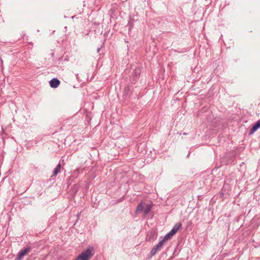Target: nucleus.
<instances>
[{
	"instance_id": "dca6fc26",
	"label": "nucleus",
	"mask_w": 260,
	"mask_h": 260,
	"mask_svg": "<svg viewBox=\"0 0 260 260\" xmlns=\"http://www.w3.org/2000/svg\"><path fill=\"white\" fill-rule=\"evenodd\" d=\"M100 50H101V48H98V49H97V52H98V53H99V52H100Z\"/></svg>"
},
{
	"instance_id": "f03ea898",
	"label": "nucleus",
	"mask_w": 260,
	"mask_h": 260,
	"mask_svg": "<svg viewBox=\"0 0 260 260\" xmlns=\"http://www.w3.org/2000/svg\"><path fill=\"white\" fill-rule=\"evenodd\" d=\"M164 244V240H161L157 245L152 248L150 252V255L151 256L154 255L157 253V252L160 251L162 247Z\"/></svg>"
},
{
	"instance_id": "1a4fd4ad",
	"label": "nucleus",
	"mask_w": 260,
	"mask_h": 260,
	"mask_svg": "<svg viewBox=\"0 0 260 260\" xmlns=\"http://www.w3.org/2000/svg\"><path fill=\"white\" fill-rule=\"evenodd\" d=\"M61 165L60 164H58L53 171V175L51 177L56 176L60 171Z\"/></svg>"
},
{
	"instance_id": "ddd939ff",
	"label": "nucleus",
	"mask_w": 260,
	"mask_h": 260,
	"mask_svg": "<svg viewBox=\"0 0 260 260\" xmlns=\"http://www.w3.org/2000/svg\"><path fill=\"white\" fill-rule=\"evenodd\" d=\"M135 20L134 19H131L127 24V26L128 27V30H131L133 26H134V23Z\"/></svg>"
},
{
	"instance_id": "f8f14e48",
	"label": "nucleus",
	"mask_w": 260,
	"mask_h": 260,
	"mask_svg": "<svg viewBox=\"0 0 260 260\" xmlns=\"http://www.w3.org/2000/svg\"><path fill=\"white\" fill-rule=\"evenodd\" d=\"M152 205L151 204H147L146 208L143 210V214L144 216H146L151 211Z\"/></svg>"
},
{
	"instance_id": "f3484780",
	"label": "nucleus",
	"mask_w": 260,
	"mask_h": 260,
	"mask_svg": "<svg viewBox=\"0 0 260 260\" xmlns=\"http://www.w3.org/2000/svg\"><path fill=\"white\" fill-rule=\"evenodd\" d=\"M151 234L153 236H155V234L154 233L151 232Z\"/></svg>"
},
{
	"instance_id": "20e7f679",
	"label": "nucleus",
	"mask_w": 260,
	"mask_h": 260,
	"mask_svg": "<svg viewBox=\"0 0 260 260\" xmlns=\"http://www.w3.org/2000/svg\"><path fill=\"white\" fill-rule=\"evenodd\" d=\"M31 250V248L30 246H27L24 247L23 249L20 250L18 254L16 260H21L23 256L25 255L27 253L29 252Z\"/></svg>"
},
{
	"instance_id": "0eeeda50",
	"label": "nucleus",
	"mask_w": 260,
	"mask_h": 260,
	"mask_svg": "<svg viewBox=\"0 0 260 260\" xmlns=\"http://www.w3.org/2000/svg\"><path fill=\"white\" fill-rule=\"evenodd\" d=\"M260 128V119L257 120L252 126L249 133V135H251L255 132L258 128Z\"/></svg>"
},
{
	"instance_id": "a211bd4d",
	"label": "nucleus",
	"mask_w": 260,
	"mask_h": 260,
	"mask_svg": "<svg viewBox=\"0 0 260 260\" xmlns=\"http://www.w3.org/2000/svg\"><path fill=\"white\" fill-rule=\"evenodd\" d=\"M149 236V234H148V235H147V238H148ZM149 240H150V238H149Z\"/></svg>"
},
{
	"instance_id": "f257e3e1",
	"label": "nucleus",
	"mask_w": 260,
	"mask_h": 260,
	"mask_svg": "<svg viewBox=\"0 0 260 260\" xmlns=\"http://www.w3.org/2000/svg\"><path fill=\"white\" fill-rule=\"evenodd\" d=\"M231 185L228 182V181H225L222 188L219 193L220 198L223 199L225 198L224 196L225 195L229 194L230 191H231Z\"/></svg>"
},
{
	"instance_id": "6ab92c4d",
	"label": "nucleus",
	"mask_w": 260,
	"mask_h": 260,
	"mask_svg": "<svg viewBox=\"0 0 260 260\" xmlns=\"http://www.w3.org/2000/svg\"><path fill=\"white\" fill-rule=\"evenodd\" d=\"M183 134L184 135H187V133H184Z\"/></svg>"
},
{
	"instance_id": "6e6552de",
	"label": "nucleus",
	"mask_w": 260,
	"mask_h": 260,
	"mask_svg": "<svg viewBox=\"0 0 260 260\" xmlns=\"http://www.w3.org/2000/svg\"><path fill=\"white\" fill-rule=\"evenodd\" d=\"M182 224L180 222H177L176 223L172 229V230L170 231L171 234L174 235L177 231L181 228Z\"/></svg>"
},
{
	"instance_id": "9d476101",
	"label": "nucleus",
	"mask_w": 260,
	"mask_h": 260,
	"mask_svg": "<svg viewBox=\"0 0 260 260\" xmlns=\"http://www.w3.org/2000/svg\"><path fill=\"white\" fill-rule=\"evenodd\" d=\"M143 204L142 202H140L138 204L137 209L136 210V213L139 214L141 213L143 211Z\"/></svg>"
},
{
	"instance_id": "4468645a",
	"label": "nucleus",
	"mask_w": 260,
	"mask_h": 260,
	"mask_svg": "<svg viewBox=\"0 0 260 260\" xmlns=\"http://www.w3.org/2000/svg\"><path fill=\"white\" fill-rule=\"evenodd\" d=\"M173 236V235L172 234H171V233L170 232H169L168 233H167L164 236V237L162 240H164V242L165 243L167 240L170 239Z\"/></svg>"
},
{
	"instance_id": "7ed1b4c3",
	"label": "nucleus",
	"mask_w": 260,
	"mask_h": 260,
	"mask_svg": "<svg viewBox=\"0 0 260 260\" xmlns=\"http://www.w3.org/2000/svg\"><path fill=\"white\" fill-rule=\"evenodd\" d=\"M140 74V70L139 69H136L133 71L132 76L130 77L131 82L132 84H135L136 82L139 77Z\"/></svg>"
},
{
	"instance_id": "423d86ee",
	"label": "nucleus",
	"mask_w": 260,
	"mask_h": 260,
	"mask_svg": "<svg viewBox=\"0 0 260 260\" xmlns=\"http://www.w3.org/2000/svg\"><path fill=\"white\" fill-rule=\"evenodd\" d=\"M60 83V82L59 80L56 78H54L49 81L50 86L53 88H57L59 85Z\"/></svg>"
},
{
	"instance_id": "39448f33",
	"label": "nucleus",
	"mask_w": 260,
	"mask_h": 260,
	"mask_svg": "<svg viewBox=\"0 0 260 260\" xmlns=\"http://www.w3.org/2000/svg\"><path fill=\"white\" fill-rule=\"evenodd\" d=\"M82 172H83L82 169H77L75 170V171H74V172L72 173V175L69 177V178L68 180V184L69 185L71 184L73 181L72 178H73V179L77 178L78 176L79 175V174L80 173H82Z\"/></svg>"
},
{
	"instance_id": "9b49d317",
	"label": "nucleus",
	"mask_w": 260,
	"mask_h": 260,
	"mask_svg": "<svg viewBox=\"0 0 260 260\" xmlns=\"http://www.w3.org/2000/svg\"><path fill=\"white\" fill-rule=\"evenodd\" d=\"M131 91V87L129 85H127L123 90V96L125 97L129 96Z\"/></svg>"
},
{
	"instance_id": "2eb2a0df",
	"label": "nucleus",
	"mask_w": 260,
	"mask_h": 260,
	"mask_svg": "<svg viewBox=\"0 0 260 260\" xmlns=\"http://www.w3.org/2000/svg\"><path fill=\"white\" fill-rule=\"evenodd\" d=\"M74 187L75 189V192H77L79 189V185L78 184H74Z\"/></svg>"
}]
</instances>
